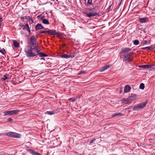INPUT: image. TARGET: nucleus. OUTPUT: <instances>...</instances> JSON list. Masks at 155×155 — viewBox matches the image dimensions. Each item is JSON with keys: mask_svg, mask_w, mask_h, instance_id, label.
<instances>
[{"mask_svg": "<svg viewBox=\"0 0 155 155\" xmlns=\"http://www.w3.org/2000/svg\"><path fill=\"white\" fill-rule=\"evenodd\" d=\"M36 48H32L31 46H26L24 49L25 54L28 58H35L38 55L40 57H47L48 55L41 52Z\"/></svg>", "mask_w": 155, "mask_h": 155, "instance_id": "nucleus-1", "label": "nucleus"}, {"mask_svg": "<svg viewBox=\"0 0 155 155\" xmlns=\"http://www.w3.org/2000/svg\"><path fill=\"white\" fill-rule=\"evenodd\" d=\"M27 43L28 45L27 46H31L32 48H36L38 50H41L38 46V44L36 39H28Z\"/></svg>", "mask_w": 155, "mask_h": 155, "instance_id": "nucleus-2", "label": "nucleus"}, {"mask_svg": "<svg viewBox=\"0 0 155 155\" xmlns=\"http://www.w3.org/2000/svg\"><path fill=\"white\" fill-rule=\"evenodd\" d=\"M147 102L148 100H147L137 105L134 106L132 108L133 110H138L143 108L146 106Z\"/></svg>", "mask_w": 155, "mask_h": 155, "instance_id": "nucleus-3", "label": "nucleus"}, {"mask_svg": "<svg viewBox=\"0 0 155 155\" xmlns=\"http://www.w3.org/2000/svg\"><path fill=\"white\" fill-rule=\"evenodd\" d=\"M131 53H127L122 55V58L125 61L128 62L132 61V58L131 57Z\"/></svg>", "mask_w": 155, "mask_h": 155, "instance_id": "nucleus-4", "label": "nucleus"}, {"mask_svg": "<svg viewBox=\"0 0 155 155\" xmlns=\"http://www.w3.org/2000/svg\"><path fill=\"white\" fill-rule=\"evenodd\" d=\"M20 110H14L10 111H5L4 112V114L3 116H5L7 115H12L18 114Z\"/></svg>", "mask_w": 155, "mask_h": 155, "instance_id": "nucleus-5", "label": "nucleus"}, {"mask_svg": "<svg viewBox=\"0 0 155 155\" xmlns=\"http://www.w3.org/2000/svg\"><path fill=\"white\" fill-rule=\"evenodd\" d=\"M7 136L14 138H20L21 137V135L19 134L16 133L10 132L7 133Z\"/></svg>", "mask_w": 155, "mask_h": 155, "instance_id": "nucleus-6", "label": "nucleus"}, {"mask_svg": "<svg viewBox=\"0 0 155 155\" xmlns=\"http://www.w3.org/2000/svg\"><path fill=\"white\" fill-rule=\"evenodd\" d=\"M47 34L51 35H55L57 36H59L61 35L59 32H57L55 30H47Z\"/></svg>", "mask_w": 155, "mask_h": 155, "instance_id": "nucleus-7", "label": "nucleus"}, {"mask_svg": "<svg viewBox=\"0 0 155 155\" xmlns=\"http://www.w3.org/2000/svg\"><path fill=\"white\" fill-rule=\"evenodd\" d=\"M84 15H86L88 17L91 18L92 17H94L98 15V13L96 11H94L89 13H87L85 12H83Z\"/></svg>", "mask_w": 155, "mask_h": 155, "instance_id": "nucleus-8", "label": "nucleus"}, {"mask_svg": "<svg viewBox=\"0 0 155 155\" xmlns=\"http://www.w3.org/2000/svg\"><path fill=\"white\" fill-rule=\"evenodd\" d=\"M154 65V64H151V65H141L139 66V67L141 68H143L144 69H148L150 68H152Z\"/></svg>", "mask_w": 155, "mask_h": 155, "instance_id": "nucleus-9", "label": "nucleus"}, {"mask_svg": "<svg viewBox=\"0 0 155 155\" xmlns=\"http://www.w3.org/2000/svg\"><path fill=\"white\" fill-rule=\"evenodd\" d=\"M137 95L134 94H132L131 95L128 97L130 102L137 98Z\"/></svg>", "mask_w": 155, "mask_h": 155, "instance_id": "nucleus-10", "label": "nucleus"}, {"mask_svg": "<svg viewBox=\"0 0 155 155\" xmlns=\"http://www.w3.org/2000/svg\"><path fill=\"white\" fill-rule=\"evenodd\" d=\"M122 51L121 53L124 54H127L129 51H130L131 49L129 48H122L121 49Z\"/></svg>", "mask_w": 155, "mask_h": 155, "instance_id": "nucleus-11", "label": "nucleus"}, {"mask_svg": "<svg viewBox=\"0 0 155 155\" xmlns=\"http://www.w3.org/2000/svg\"><path fill=\"white\" fill-rule=\"evenodd\" d=\"M13 45L14 47L18 48L20 47V43L15 40L13 41Z\"/></svg>", "mask_w": 155, "mask_h": 155, "instance_id": "nucleus-12", "label": "nucleus"}, {"mask_svg": "<svg viewBox=\"0 0 155 155\" xmlns=\"http://www.w3.org/2000/svg\"><path fill=\"white\" fill-rule=\"evenodd\" d=\"M131 89V87L129 85H126L124 87V93H127L129 92Z\"/></svg>", "mask_w": 155, "mask_h": 155, "instance_id": "nucleus-13", "label": "nucleus"}, {"mask_svg": "<svg viewBox=\"0 0 155 155\" xmlns=\"http://www.w3.org/2000/svg\"><path fill=\"white\" fill-rule=\"evenodd\" d=\"M139 21L141 23H145L148 21V19L147 18H139Z\"/></svg>", "mask_w": 155, "mask_h": 155, "instance_id": "nucleus-14", "label": "nucleus"}, {"mask_svg": "<svg viewBox=\"0 0 155 155\" xmlns=\"http://www.w3.org/2000/svg\"><path fill=\"white\" fill-rule=\"evenodd\" d=\"M29 152L33 155H41L40 153H39L34 150L32 149H29L28 150Z\"/></svg>", "mask_w": 155, "mask_h": 155, "instance_id": "nucleus-15", "label": "nucleus"}, {"mask_svg": "<svg viewBox=\"0 0 155 155\" xmlns=\"http://www.w3.org/2000/svg\"><path fill=\"white\" fill-rule=\"evenodd\" d=\"M111 65H106L104 67H103L101 68V69L100 70V71L101 72L104 71L106 70H107V69L108 68H110L111 67Z\"/></svg>", "mask_w": 155, "mask_h": 155, "instance_id": "nucleus-16", "label": "nucleus"}, {"mask_svg": "<svg viewBox=\"0 0 155 155\" xmlns=\"http://www.w3.org/2000/svg\"><path fill=\"white\" fill-rule=\"evenodd\" d=\"M121 101L122 103L125 104H127L130 103L128 97L127 98H123Z\"/></svg>", "mask_w": 155, "mask_h": 155, "instance_id": "nucleus-17", "label": "nucleus"}, {"mask_svg": "<svg viewBox=\"0 0 155 155\" xmlns=\"http://www.w3.org/2000/svg\"><path fill=\"white\" fill-rule=\"evenodd\" d=\"M98 7L97 6H95L93 8H87L86 10L88 11H93L94 10H96L98 9Z\"/></svg>", "mask_w": 155, "mask_h": 155, "instance_id": "nucleus-18", "label": "nucleus"}, {"mask_svg": "<svg viewBox=\"0 0 155 155\" xmlns=\"http://www.w3.org/2000/svg\"><path fill=\"white\" fill-rule=\"evenodd\" d=\"M43 28L42 26L40 24H39L36 25L35 27V29L36 30H38L41 29Z\"/></svg>", "mask_w": 155, "mask_h": 155, "instance_id": "nucleus-19", "label": "nucleus"}, {"mask_svg": "<svg viewBox=\"0 0 155 155\" xmlns=\"http://www.w3.org/2000/svg\"><path fill=\"white\" fill-rule=\"evenodd\" d=\"M118 116H122V114L120 113H117L114 114L112 115V116L113 117H116Z\"/></svg>", "mask_w": 155, "mask_h": 155, "instance_id": "nucleus-20", "label": "nucleus"}, {"mask_svg": "<svg viewBox=\"0 0 155 155\" xmlns=\"http://www.w3.org/2000/svg\"><path fill=\"white\" fill-rule=\"evenodd\" d=\"M69 58H73L75 57V52L71 53L70 54L68 55Z\"/></svg>", "mask_w": 155, "mask_h": 155, "instance_id": "nucleus-21", "label": "nucleus"}, {"mask_svg": "<svg viewBox=\"0 0 155 155\" xmlns=\"http://www.w3.org/2000/svg\"><path fill=\"white\" fill-rule=\"evenodd\" d=\"M42 22L45 24L48 25L49 24V21L45 19H43L42 20Z\"/></svg>", "mask_w": 155, "mask_h": 155, "instance_id": "nucleus-22", "label": "nucleus"}, {"mask_svg": "<svg viewBox=\"0 0 155 155\" xmlns=\"http://www.w3.org/2000/svg\"><path fill=\"white\" fill-rule=\"evenodd\" d=\"M46 114L48 115H52L54 114V113L53 111H47Z\"/></svg>", "mask_w": 155, "mask_h": 155, "instance_id": "nucleus-23", "label": "nucleus"}, {"mask_svg": "<svg viewBox=\"0 0 155 155\" xmlns=\"http://www.w3.org/2000/svg\"><path fill=\"white\" fill-rule=\"evenodd\" d=\"M87 5H92V0H88L87 3Z\"/></svg>", "mask_w": 155, "mask_h": 155, "instance_id": "nucleus-24", "label": "nucleus"}, {"mask_svg": "<svg viewBox=\"0 0 155 155\" xmlns=\"http://www.w3.org/2000/svg\"><path fill=\"white\" fill-rule=\"evenodd\" d=\"M76 99H77L75 97H72L70 98L69 100L71 102H73L76 101Z\"/></svg>", "mask_w": 155, "mask_h": 155, "instance_id": "nucleus-25", "label": "nucleus"}, {"mask_svg": "<svg viewBox=\"0 0 155 155\" xmlns=\"http://www.w3.org/2000/svg\"><path fill=\"white\" fill-rule=\"evenodd\" d=\"M61 56L62 58H69L68 54H66L62 55Z\"/></svg>", "mask_w": 155, "mask_h": 155, "instance_id": "nucleus-26", "label": "nucleus"}, {"mask_svg": "<svg viewBox=\"0 0 155 155\" xmlns=\"http://www.w3.org/2000/svg\"><path fill=\"white\" fill-rule=\"evenodd\" d=\"M145 86L144 84L142 83H141L140 86V88L142 89H143L144 88Z\"/></svg>", "mask_w": 155, "mask_h": 155, "instance_id": "nucleus-27", "label": "nucleus"}, {"mask_svg": "<svg viewBox=\"0 0 155 155\" xmlns=\"http://www.w3.org/2000/svg\"><path fill=\"white\" fill-rule=\"evenodd\" d=\"M141 49H146L147 51L151 49L150 46H148V47H143V48H141Z\"/></svg>", "mask_w": 155, "mask_h": 155, "instance_id": "nucleus-28", "label": "nucleus"}, {"mask_svg": "<svg viewBox=\"0 0 155 155\" xmlns=\"http://www.w3.org/2000/svg\"><path fill=\"white\" fill-rule=\"evenodd\" d=\"M134 44V45H137L139 44V41L137 40H135L133 41Z\"/></svg>", "mask_w": 155, "mask_h": 155, "instance_id": "nucleus-29", "label": "nucleus"}, {"mask_svg": "<svg viewBox=\"0 0 155 155\" xmlns=\"http://www.w3.org/2000/svg\"><path fill=\"white\" fill-rule=\"evenodd\" d=\"M8 78L7 76L4 75L3 77L1 79L2 80L4 81L6 80V79H7Z\"/></svg>", "mask_w": 155, "mask_h": 155, "instance_id": "nucleus-30", "label": "nucleus"}, {"mask_svg": "<svg viewBox=\"0 0 155 155\" xmlns=\"http://www.w3.org/2000/svg\"><path fill=\"white\" fill-rule=\"evenodd\" d=\"M0 52L1 53L3 54H4L5 53V51L4 48H3L2 50H0Z\"/></svg>", "mask_w": 155, "mask_h": 155, "instance_id": "nucleus-31", "label": "nucleus"}, {"mask_svg": "<svg viewBox=\"0 0 155 155\" xmlns=\"http://www.w3.org/2000/svg\"><path fill=\"white\" fill-rule=\"evenodd\" d=\"M25 18L28 21H29L31 18L29 16H25Z\"/></svg>", "mask_w": 155, "mask_h": 155, "instance_id": "nucleus-32", "label": "nucleus"}, {"mask_svg": "<svg viewBox=\"0 0 155 155\" xmlns=\"http://www.w3.org/2000/svg\"><path fill=\"white\" fill-rule=\"evenodd\" d=\"M139 32H141V28H140V27H137V28H136V30H137Z\"/></svg>", "mask_w": 155, "mask_h": 155, "instance_id": "nucleus-33", "label": "nucleus"}, {"mask_svg": "<svg viewBox=\"0 0 155 155\" xmlns=\"http://www.w3.org/2000/svg\"><path fill=\"white\" fill-rule=\"evenodd\" d=\"M85 73V71H80L79 73L78 74H84Z\"/></svg>", "mask_w": 155, "mask_h": 155, "instance_id": "nucleus-34", "label": "nucleus"}, {"mask_svg": "<svg viewBox=\"0 0 155 155\" xmlns=\"http://www.w3.org/2000/svg\"><path fill=\"white\" fill-rule=\"evenodd\" d=\"M44 16H43L42 15H38V16L37 18H38V19H42V18H44Z\"/></svg>", "mask_w": 155, "mask_h": 155, "instance_id": "nucleus-35", "label": "nucleus"}, {"mask_svg": "<svg viewBox=\"0 0 155 155\" xmlns=\"http://www.w3.org/2000/svg\"><path fill=\"white\" fill-rule=\"evenodd\" d=\"M96 140L95 138H94L92 140L90 141V144H91L93 143V142Z\"/></svg>", "mask_w": 155, "mask_h": 155, "instance_id": "nucleus-36", "label": "nucleus"}, {"mask_svg": "<svg viewBox=\"0 0 155 155\" xmlns=\"http://www.w3.org/2000/svg\"><path fill=\"white\" fill-rule=\"evenodd\" d=\"M19 25L21 27H23V29H25V27L24 26V25H23V24L21 23H20Z\"/></svg>", "mask_w": 155, "mask_h": 155, "instance_id": "nucleus-37", "label": "nucleus"}, {"mask_svg": "<svg viewBox=\"0 0 155 155\" xmlns=\"http://www.w3.org/2000/svg\"><path fill=\"white\" fill-rule=\"evenodd\" d=\"M47 31H40V33H44L47 34Z\"/></svg>", "mask_w": 155, "mask_h": 155, "instance_id": "nucleus-38", "label": "nucleus"}, {"mask_svg": "<svg viewBox=\"0 0 155 155\" xmlns=\"http://www.w3.org/2000/svg\"><path fill=\"white\" fill-rule=\"evenodd\" d=\"M150 44V43L149 42L148 43H147V41L146 40H145L144 41V42H143V44H145V45H147H147H149V44Z\"/></svg>", "mask_w": 155, "mask_h": 155, "instance_id": "nucleus-39", "label": "nucleus"}, {"mask_svg": "<svg viewBox=\"0 0 155 155\" xmlns=\"http://www.w3.org/2000/svg\"><path fill=\"white\" fill-rule=\"evenodd\" d=\"M150 46L151 49H154L155 48V45H151Z\"/></svg>", "mask_w": 155, "mask_h": 155, "instance_id": "nucleus-40", "label": "nucleus"}, {"mask_svg": "<svg viewBox=\"0 0 155 155\" xmlns=\"http://www.w3.org/2000/svg\"><path fill=\"white\" fill-rule=\"evenodd\" d=\"M26 26L27 27V30H28V31L30 32V31L29 29V26L27 24L26 25Z\"/></svg>", "mask_w": 155, "mask_h": 155, "instance_id": "nucleus-41", "label": "nucleus"}, {"mask_svg": "<svg viewBox=\"0 0 155 155\" xmlns=\"http://www.w3.org/2000/svg\"><path fill=\"white\" fill-rule=\"evenodd\" d=\"M29 21L30 23L31 24H32L33 23V20L32 18H31Z\"/></svg>", "mask_w": 155, "mask_h": 155, "instance_id": "nucleus-42", "label": "nucleus"}, {"mask_svg": "<svg viewBox=\"0 0 155 155\" xmlns=\"http://www.w3.org/2000/svg\"><path fill=\"white\" fill-rule=\"evenodd\" d=\"M12 121V119L11 118H9L8 119V121L9 122H11Z\"/></svg>", "mask_w": 155, "mask_h": 155, "instance_id": "nucleus-43", "label": "nucleus"}, {"mask_svg": "<svg viewBox=\"0 0 155 155\" xmlns=\"http://www.w3.org/2000/svg\"><path fill=\"white\" fill-rule=\"evenodd\" d=\"M40 60L45 61V58H40Z\"/></svg>", "mask_w": 155, "mask_h": 155, "instance_id": "nucleus-44", "label": "nucleus"}, {"mask_svg": "<svg viewBox=\"0 0 155 155\" xmlns=\"http://www.w3.org/2000/svg\"><path fill=\"white\" fill-rule=\"evenodd\" d=\"M21 20H23L25 18L24 17H21Z\"/></svg>", "mask_w": 155, "mask_h": 155, "instance_id": "nucleus-45", "label": "nucleus"}, {"mask_svg": "<svg viewBox=\"0 0 155 155\" xmlns=\"http://www.w3.org/2000/svg\"><path fill=\"white\" fill-rule=\"evenodd\" d=\"M2 21V18L0 16V22Z\"/></svg>", "mask_w": 155, "mask_h": 155, "instance_id": "nucleus-46", "label": "nucleus"}, {"mask_svg": "<svg viewBox=\"0 0 155 155\" xmlns=\"http://www.w3.org/2000/svg\"><path fill=\"white\" fill-rule=\"evenodd\" d=\"M2 41L4 42H5V40H2Z\"/></svg>", "mask_w": 155, "mask_h": 155, "instance_id": "nucleus-47", "label": "nucleus"}, {"mask_svg": "<svg viewBox=\"0 0 155 155\" xmlns=\"http://www.w3.org/2000/svg\"><path fill=\"white\" fill-rule=\"evenodd\" d=\"M122 92V90H120V93H121V92Z\"/></svg>", "mask_w": 155, "mask_h": 155, "instance_id": "nucleus-48", "label": "nucleus"}, {"mask_svg": "<svg viewBox=\"0 0 155 155\" xmlns=\"http://www.w3.org/2000/svg\"><path fill=\"white\" fill-rule=\"evenodd\" d=\"M31 73H33V71H31Z\"/></svg>", "mask_w": 155, "mask_h": 155, "instance_id": "nucleus-49", "label": "nucleus"}, {"mask_svg": "<svg viewBox=\"0 0 155 155\" xmlns=\"http://www.w3.org/2000/svg\"><path fill=\"white\" fill-rule=\"evenodd\" d=\"M43 63H43V62H42V63L41 64H43Z\"/></svg>", "mask_w": 155, "mask_h": 155, "instance_id": "nucleus-50", "label": "nucleus"}, {"mask_svg": "<svg viewBox=\"0 0 155 155\" xmlns=\"http://www.w3.org/2000/svg\"><path fill=\"white\" fill-rule=\"evenodd\" d=\"M31 39H34V38H33L32 37H31Z\"/></svg>", "mask_w": 155, "mask_h": 155, "instance_id": "nucleus-51", "label": "nucleus"}, {"mask_svg": "<svg viewBox=\"0 0 155 155\" xmlns=\"http://www.w3.org/2000/svg\"><path fill=\"white\" fill-rule=\"evenodd\" d=\"M56 1H58V0H56Z\"/></svg>", "mask_w": 155, "mask_h": 155, "instance_id": "nucleus-52", "label": "nucleus"}]
</instances>
